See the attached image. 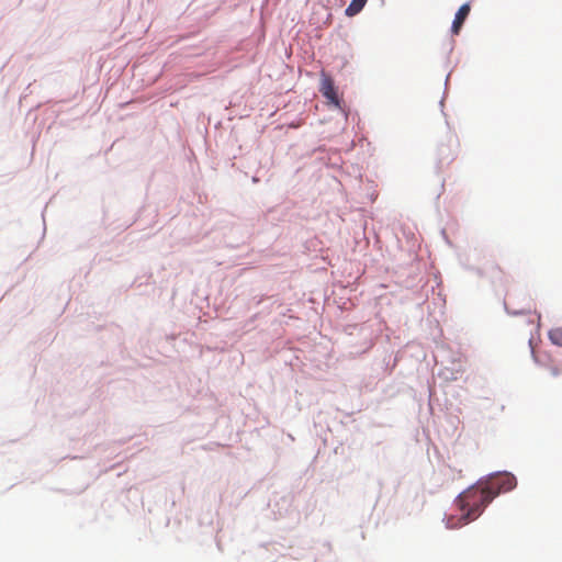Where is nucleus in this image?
Wrapping results in <instances>:
<instances>
[{
    "mask_svg": "<svg viewBox=\"0 0 562 562\" xmlns=\"http://www.w3.org/2000/svg\"><path fill=\"white\" fill-rule=\"evenodd\" d=\"M495 493L490 488L471 487L460 494L457 504L461 510L459 524L449 521V527L454 528L459 525H465L470 520L477 518L483 508L494 498Z\"/></svg>",
    "mask_w": 562,
    "mask_h": 562,
    "instance_id": "obj_1",
    "label": "nucleus"
},
{
    "mask_svg": "<svg viewBox=\"0 0 562 562\" xmlns=\"http://www.w3.org/2000/svg\"><path fill=\"white\" fill-rule=\"evenodd\" d=\"M321 92L330 103L339 105L338 93L335 88L334 81L326 74H322Z\"/></svg>",
    "mask_w": 562,
    "mask_h": 562,
    "instance_id": "obj_2",
    "label": "nucleus"
},
{
    "mask_svg": "<svg viewBox=\"0 0 562 562\" xmlns=\"http://www.w3.org/2000/svg\"><path fill=\"white\" fill-rule=\"evenodd\" d=\"M470 4L469 3H464L462 4L458 12L456 13V16H454V20L452 22V27H451V31L453 34H459L465 19L468 18L469 13H470Z\"/></svg>",
    "mask_w": 562,
    "mask_h": 562,
    "instance_id": "obj_3",
    "label": "nucleus"
},
{
    "mask_svg": "<svg viewBox=\"0 0 562 562\" xmlns=\"http://www.w3.org/2000/svg\"><path fill=\"white\" fill-rule=\"evenodd\" d=\"M367 1L368 0H352L346 9V15L353 16L358 14L363 9Z\"/></svg>",
    "mask_w": 562,
    "mask_h": 562,
    "instance_id": "obj_4",
    "label": "nucleus"
},
{
    "mask_svg": "<svg viewBox=\"0 0 562 562\" xmlns=\"http://www.w3.org/2000/svg\"><path fill=\"white\" fill-rule=\"evenodd\" d=\"M501 490L504 492L510 491L516 486V479L513 475L505 474L501 477Z\"/></svg>",
    "mask_w": 562,
    "mask_h": 562,
    "instance_id": "obj_5",
    "label": "nucleus"
},
{
    "mask_svg": "<svg viewBox=\"0 0 562 562\" xmlns=\"http://www.w3.org/2000/svg\"><path fill=\"white\" fill-rule=\"evenodd\" d=\"M549 339L552 344L562 347V327L552 328L549 331Z\"/></svg>",
    "mask_w": 562,
    "mask_h": 562,
    "instance_id": "obj_6",
    "label": "nucleus"
}]
</instances>
